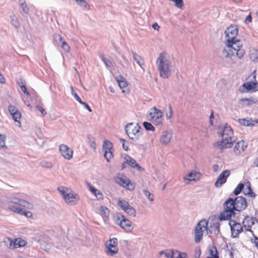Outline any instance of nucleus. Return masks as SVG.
<instances>
[{
    "mask_svg": "<svg viewBox=\"0 0 258 258\" xmlns=\"http://www.w3.org/2000/svg\"><path fill=\"white\" fill-rule=\"evenodd\" d=\"M143 126L147 131L154 132L155 130V128L150 122L145 121L143 122Z\"/></svg>",
    "mask_w": 258,
    "mask_h": 258,
    "instance_id": "obj_36",
    "label": "nucleus"
},
{
    "mask_svg": "<svg viewBox=\"0 0 258 258\" xmlns=\"http://www.w3.org/2000/svg\"><path fill=\"white\" fill-rule=\"evenodd\" d=\"M256 100L253 98H242L240 99V102H242L244 106H248L254 104Z\"/></svg>",
    "mask_w": 258,
    "mask_h": 258,
    "instance_id": "obj_30",
    "label": "nucleus"
},
{
    "mask_svg": "<svg viewBox=\"0 0 258 258\" xmlns=\"http://www.w3.org/2000/svg\"><path fill=\"white\" fill-rule=\"evenodd\" d=\"M6 198L7 199L9 202L15 204H18V203L19 202L20 199L18 197L12 196L11 195H10L9 196H7Z\"/></svg>",
    "mask_w": 258,
    "mask_h": 258,
    "instance_id": "obj_35",
    "label": "nucleus"
},
{
    "mask_svg": "<svg viewBox=\"0 0 258 258\" xmlns=\"http://www.w3.org/2000/svg\"><path fill=\"white\" fill-rule=\"evenodd\" d=\"M218 134L222 140L214 143V147L221 150L231 148L234 142V140L233 139V133L231 127L227 124H225L223 126L219 127Z\"/></svg>",
    "mask_w": 258,
    "mask_h": 258,
    "instance_id": "obj_2",
    "label": "nucleus"
},
{
    "mask_svg": "<svg viewBox=\"0 0 258 258\" xmlns=\"http://www.w3.org/2000/svg\"><path fill=\"white\" fill-rule=\"evenodd\" d=\"M178 258H187V254L185 252H181L179 251V253H178Z\"/></svg>",
    "mask_w": 258,
    "mask_h": 258,
    "instance_id": "obj_60",
    "label": "nucleus"
},
{
    "mask_svg": "<svg viewBox=\"0 0 258 258\" xmlns=\"http://www.w3.org/2000/svg\"><path fill=\"white\" fill-rule=\"evenodd\" d=\"M58 190L61 193L67 203L71 205L77 204L78 197L77 195L74 194L71 189L64 186H61L58 188Z\"/></svg>",
    "mask_w": 258,
    "mask_h": 258,
    "instance_id": "obj_6",
    "label": "nucleus"
},
{
    "mask_svg": "<svg viewBox=\"0 0 258 258\" xmlns=\"http://www.w3.org/2000/svg\"><path fill=\"white\" fill-rule=\"evenodd\" d=\"M6 136L4 134H0V149L6 148Z\"/></svg>",
    "mask_w": 258,
    "mask_h": 258,
    "instance_id": "obj_37",
    "label": "nucleus"
},
{
    "mask_svg": "<svg viewBox=\"0 0 258 258\" xmlns=\"http://www.w3.org/2000/svg\"><path fill=\"white\" fill-rule=\"evenodd\" d=\"M244 184L243 183H239L234 189L233 193L235 196L239 195L244 189Z\"/></svg>",
    "mask_w": 258,
    "mask_h": 258,
    "instance_id": "obj_38",
    "label": "nucleus"
},
{
    "mask_svg": "<svg viewBox=\"0 0 258 258\" xmlns=\"http://www.w3.org/2000/svg\"><path fill=\"white\" fill-rule=\"evenodd\" d=\"M232 236L234 238L238 237L239 233L243 231L241 225L234 220H230L229 222Z\"/></svg>",
    "mask_w": 258,
    "mask_h": 258,
    "instance_id": "obj_14",
    "label": "nucleus"
},
{
    "mask_svg": "<svg viewBox=\"0 0 258 258\" xmlns=\"http://www.w3.org/2000/svg\"><path fill=\"white\" fill-rule=\"evenodd\" d=\"M225 45H229L231 49L236 53L239 59H241L245 54V51L242 47V42L238 39H231L225 42Z\"/></svg>",
    "mask_w": 258,
    "mask_h": 258,
    "instance_id": "obj_7",
    "label": "nucleus"
},
{
    "mask_svg": "<svg viewBox=\"0 0 258 258\" xmlns=\"http://www.w3.org/2000/svg\"><path fill=\"white\" fill-rule=\"evenodd\" d=\"M175 3V6L178 8H181L183 5V0H172Z\"/></svg>",
    "mask_w": 258,
    "mask_h": 258,
    "instance_id": "obj_48",
    "label": "nucleus"
},
{
    "mask_svg": "<svg viewBox=\"0 0 258 258\" xmlns=\"http://www.w3.org/2000/svg\"><path fill=\"white\" fill-rule=\"evenodd\" d=\"M156 64L160 76L164 79L168 78L171 74L172 65L168 54L161 53L157 59Z\"/></svg>",
    "mask_w": 258,
    "mask_h": 258,
    "instance_id": "obj_3",
    "label": "nucleus"
},
{
    "mask_svg": "<svg viewBox=\"0 0 258 258\" xmlns=\"http://www.w3.org/2000/svg\"><path fill=\"white\" fill-rule=\"evenodd\" d=\"M59 151L62 157L67 160H71L73 158V151L68 146L62 144L59 146Z\"/></svg>",
    "mask_w": 258,
    "mask_h": 258,
    "instance_id": "obj_16",
    "label": "nucleus"
},
{
    "mask_svg": "<svg viewBox=\"0 0 258 258\" xmlns=\"http://www.w3.org/2000/svg\"><path fill=\"white\" fill-rule=\"evenodd\" d=\"M226 47H224L223 49V54L224 56L226 58H229L233 61L234 60L232 58V56H233L235 52L231 49V48L229 46V45H226Z\"/></svg>",
    "mask_w": 258,
    "mask_h": 258,
    "instance_id": "obj_25",
    "label": "nucleus"
},
{
    "mask_svg": "<svg viewBox=\"0 0 258 258\" xmlns=\"http://www.w3.org/2000/svg\"><path fill=\"white\" fill-rule=\"evenodd\" d=\"M71 93L72 95L75 98L76 100H77L79 103L81 102L82 100L80 98V97L78 95L76 92L75 91V90L73 86H71Z\"/></svg>",
    "mask_w": 258,
    "mask_h": 258,
    "instance_id": "obj_44",
    "label": "nucleus"
},
{
    "mask_svg": "<svg viewBox=\"0 0 258 258\" xmlns=\"http://www.w3.org/2000/svg\"><path fill=\"white\" fill-rule=\"evenodd\" d=\"M123 161L125 163L127 164L132 168H136L140 171L142 169V168L137 163L136 161L127 155H124V156L123 157Z\"/></svg>",
    "mask_w": 258,
    "mask_h": 258,
    "instance_id": "obj_23",
    "label": "nucleus"
},
{
    "mask_svg": "<svg viewBox=\"0 0 258 258\" xmlns=\"http://www.w3.org/2000/svg\"><path fill=\"white\" fill-rule=\"evenodd\" d=\"M169 111L166 113V118L167 119H170L172 117L173 112L170 105L169 106Z\"/></svg>",
    "mask_w": 258,
    "mask_h": 258,
    "instance_id": "obj_54",
    "label": "nucleus"
},
{
    "mask_svg": "<svg viewBox=\"0 0 258 258\" xmlns=\"http://www.w3.org/2000/svg\"><path fill=\"white\" fill-rule=\"evenodd\" d=\"M40 164L42 167L45 168H51L52 167V164L47 161H43L41 162Z\"/></svg>",
    "mask_w": 258,
    "mask_h": 258,
    "instance_id": "obj_45",
    "label": "nucleus"
},
{
    "mask_svg": "<svg viewBox=\"0 0 258 258\" xmlns=\"http://www.w3.org/2000/svg\"><path fill=\"white\" fill-rule=\"evenodd\" d=\"M148 119L155 125L160 124L162 122V112L155 107L150 109Z\"/></svg>",
    "mask_w": 258,
    "mask_h": 258,
    "instance_id": "obj_8",
    "label": "nucleus"
},
{
    "mask_svg": "<svg viewBox=\"0 0 258 258\" xmlns=\"http://www.w3.org/2000/svg\"><path fill=\"white\" fill-rule=\"evenodd\" d=\"M115 79L120 89H122L127 86V82L121 75L117 76Z\"/></svg>",
    "mask_w": 258,
    "mask_h": 258,
    "instance_id": "obj_28",
    "label": "nucleus"
},
{
    "mask_svg": "<svg viewBox=\"0 0 258 258\" xmlns=\"http://www.w3.org/2000/svg\"><path fill=\"white\" fill-rule=\"evenodd\" d=\"M143 192L145 196L148 199L149 201L151 202H153L154 201V195L152 194L150 191L146 189H144L143 190Z\"/></svg>",
    "mask_w": 258,
    "mask_h": 258,
    "instance_id": "obj_42",
    "label": "nucleus"
},
{
    "mask_svg": "<svg viewBox=\"0 0 258 258\" xmlns=\"http://www.w3.org/2000/svg\"><path fill=\"white\" fill-rule=\"evenodd\" d=\"M251 234L253 236V238H251V241L255 244V246L258 248V238L254 235L253 233H252Z\"/></svg>",
    "mask_w": 258,
    "mask_h": 258,
    "instance_id": "obj_52",
    "label": "nucleus"
},
{
    "mask_svg": "<svg viewBox=\"0 0 258 258\" xmlns=\"http://www.w3.org/2000/svg\"><path fill=\"white\" fill-rule=\"evenodd\" d=\"M258 91V82L247 81L240 87L239 91L242 93L255 92Z\"/></svg>",
    "mask_w": 258,
    "mask_h": 258,
    "instance_id": "obj_10",
    "label": "nucleus"
},
{
    "mask_svg": "<svg viewBox=\"0 0 258 258\" xmlns=\"http://www.w3.org/2000/svg\"><path fill=\"white\" fill-rule=\"evenodd\" d=\"M103 150L104 152V156L106 161L109 162L113 157V145L109 141L105 140L103 144Z\"/></svg>",
    "mask_w": 258,
    "mask_h": 258,
    "instance_id": "obj_11",
    "label": "nucleus"
},
{
    "mask_svg": "<svg viewBox=\"0 0 258 258\" xmlns=\"http://www.w3.org/2000/svg\"><path fill=\"white\" fill-rule=\"evenodd\" d=\"M116 182L121 186L126 187L128 189H132L130 186H132L131 180L128 178L124 175L117 176L115 179Z\"/></svg>",
    "mask_w": 258,
    "mask_h": 258,
    "instance_id": "obj_19",
    "label": "nucleus"
},
{
    "mask_svg": "<svg viewBox=\"0 0 258 258\" xmlns=\"http://www.w3.org/2000/svg\"><path fill=\"white\" fill-rule=\"evenodd\" d=\"M54 40L55 42L59 40L61 43V48L66 52H69L70 50V47L69 44L63 40L62 37L59 34H55L54 35Z\"/></svg>",
    "mask_w": 258,
    "mask_h": 258,
    "instance_id": "obj_24",
    "label": "nucleus"
},
{
    "mask_svg": "<svg viewBox=\"0 0 258 258\" xmlns=\"http://www.w3.org/2000/svg\"><path fill=\"white\" fill-rule=\"evenodd\" d=\"M210 254L213 256V258H219L218 255V252L215 247L213 249H211L210 250Z\"/></svg>",
    "mask_w": 258,
    "mask_h": 258,
    "instance_id": "obj_47",
    "label": "nucleus"
},
{
    "mask_svg": "<svg viewBox=\"0 0 258 258\" xmlns=\"http://www.w3.org/2000/svg\"><path fill=\"white\" fill-rule=\"evenodd\" d=\"M89 190L93 194L94 192H97V189L93 186L90 185L89 187Z\"/></svg>",
    "mask_w": 258,
    "mask_h": 258,
    "instance_id": "obj_64",
    "label": "nucleus"
},
{
    "mask_svg": "<svg viewBox=\"0 0 258 258\" xmlns=\"http://www.w3.org/2000/svg\"><path fill=\"white\" fill-rule=\"evenodd\" d=\"M21 215H25L26 217L28 218H30L32 217V214L31 212L29 211H25L23 209V212L21 213Z\"/></svg>",
    "mask_w": 258,
    "mask_h": 258,
    "instance_id": "obj_51",
    "label": "nucleus"
},
{
    "mask_svg": "<svg viewBox=\"0 0 258 258\" xmlns=\"http://www.w3.org/2000/svg\"><path fill=\"white\" fill-rule=\"evenodd\" d=\"M228 251H229V255L231 258H234V253L233 252L234 251V249L231 247L230 249H228Z\"/></svg>",
    "mask_w": 258,
    "mask_h": 258,
    "instance_id": "obj_61",
    "label": "nucleus"
},
{
    "mask_svg": "<svg viewBox=\"0 0 258 258\" xmlns=\"http://www.w3.org/2000/svg\"><path fill=\"white\" fill-rule=\"evenodd\" d=\"M252 21V17L251 16V14H249L245 18L244 20V22L245 24H248Z\"/></svg>",
    "mask_w": 258,
    "mask_h": 258,
    "instance_id": "obj_56",
    "label": "nucleus"
},
{
    "mask_svg": "<svg viewBox=\"0 0 258 258\" xmlns=\"http://www.w3.org/2000/svg\"><path fill=\"white\" fill-rule=\"evenodd\" d=\"M132 54L133 56V58L134 60L137 62V63L141 67L143 68V66L144 65V60L142 58L141 56L137 54L136 52L132 51Z\"/></svg>",
    "mask_w": 258,
    "mask_h": 258,
    "instance_id": "obj_29",
    "label": "nucleus"
},
{
    "mask_svg": "<svg viewBox=\"0 0 258 258\" xmlns=\"http://www.w3.org/2000/svg\"><path fill=\"white\" fill-rule=\"evenodd\" d=\"M19 4L22 8L23 12L25 14H28L29 9L25 0H19Z\"/></svg>",
    "mask_w": 258,
    "mask_h": 258,
    "instance_id": "obj_31",
    "label": "nucleus"
},
{
    "mask_svg": "<svg viewBox=\"0 0 258 258\" xmlns=\"http://www.w3.org/2000/svg\"><path fill=\"white\" fill-rule=\"evenodd\" d=\"M126 134L133 142H137L143 134V129L138 124L129 123L125 127Z\"/></svg>",
    "mask_w": 258,
    "mask_h": 258,
    "instance_id": "obj_4",
    "label": "nucleus"
},
{
    "mask_svg": "<svg viewBox=\"0 0 258 258\" xmlns=\"http://www.w3.org/2000/svg\"><path fill=\"white\" fill-rule=\"evenodd\" d=\"M97 195H96V198L99 200H101L103 199V194L102 192L100 191H98V192H97Z\"/></svg>",
    "mask_w": 258,
    "mask_h": 258,
    "instance_id": "obj_58",
    "label": "nucleus"
},
{
    "mask_svg": "<svg viewBox=\"0 0 258 258\" xmlns=\"http://www.w3.org/2000/svg\"><path fill=\"white\" fill-rule=\"evenodd\" d=\"M247 143L244 141H241L237 143L233 149V151L236 155H239L247 147Z\"/></svg>",
    "mask_w": 258,
    "mask_h": 258,
    "instance_id": "obj_22",
    "label": "nucleus"
},
{
    "mask_svg": "<svg viewBox=\"0 0 258 258\" xmlns=\"http://www.w3.org/2000/svg\"><path fill=\"white\" fill-rule=\"evenodd\" d=\"M243 193L248 197L254 198L256 196L255 193L253 192L249 182L245 184V188L243 189Z\"/></svg>",
    "mask_w": 258,
    "mask_h": 258,
    "instance_id": "obj_26",
    "label": "nucleus"
},
{
    "mask_svg": "<svg viewBox=\"0 0 258 258\" xmlns=\"http://www.w3.org/2000/svg\"><path fill=\"white\" fill-rule=\"evenodd\" d=\"M117 205L122 210L130 216L133 217L136 216V210L131 206L127 201L125 200H118L117 201Z\"/></svg>",
    "mask_w": 258,
    "mask_h": 258,
    "instance_id": "obj_12",
    "label": "nucleus"
},
{
    "mask_svg": "<svg viewBox=\"0 0 258 258\" xmlns=\"http://www.w3.org/2000/svg\"><path fill=\"white\" fill-rule=\"evenodd\" d=\"M36 107L43 115H45L46 114V112L45 109H44L41 106L37 105Z\"/></svg>",
    "mask_w": 258,
    "mask_h": 258,
    "instance_id": "obj_57",
    "label": "nucleus"
},
{
    "mask_svg": "<svg viewBox=\"0 0 258 258\" xmlns=\"http://www.w3.org/2000/svg\"><path fill=\"white\" fill-rule=\"evenodd\" d=\"M230 171L229 170H225L223 171L218 176V178L215 183L216 187H221L226 181L227 178L229 177Z\"/></svg>",
    "mask_w": 258,
    "mask_h": 258,
    "instance_id": "obj_18",
    "label": "nucleus"
},
{
    "mask_svg": "<svg viewBox=\"0 0 258 258\" xmlns=\"http://www.w3.org/2000/svg\"><path fill=\"white\" fill-rule=\"evenodd\" d=\"M80 103L82 105H83L84 107L86 109H87L89 112H92V109L90 108V107L88 105V104H87L86 103H85L82 101H81V102H80Z\"/></svg>",
    "mask_w": 258,
    "mask_h": 258,
    "instance_id": "obj_55",
    "label": "nucleus"
},
{
    "mask_svg": "<svg viewBox=\"0 0 258 258\" xmlns=\"http://www.w3.org/2000/svg\"><path fill=\"white\" fill-rule=\"evenodd\" d=\"M172 137V131L167 130L163 132L160 138V142L162 145H167L170 142Z\"/></svg>",
    "mask_w": 258,
    "mask_h": 258,
    "instance_id": "obj_20",
    "label": "nucleus"
},
{
    "mask_svg": "<svg viewBox=\"0 0 258 258\" xmlns=\"http://www.w3.org/2000/svg\"><path fill=\"white\" fill-rule=\"evenodd\" d=\"M10 241H11V238H9V237L5 238L4 240V244L7 247H8V246H9V243H10Z\"/></svg>",
    "mask_w": 258,
    "mask_h": 258,
    "instance_id": "obj_59",
    "label": "nucleus"
},
{
    "mask_svg": "<svg viewBox=\"0 0 258 258\" xmlns=\"http://www.w3.org/2000/svg\"><path fill=\"white\" fill-rule=\"evenodd\" d=\"M254 54L255 55L254 59L257 58L258 57V51L257 50H254L253 53L250 54V56L251 59L252 58V55Z\"/></svg>",
    "mask_w": 258,
    "mask_h": 258,
    "instance_id": "obj_63",
    "label": "nucleus"
},
{
    "mask_svg": "<svg viewBox=\"0 0 258 258\" xmlns=\"http://www.w3.org/2000/svg\"><path fill=\"white\" fill-rule=\"evenodd\" d=\"M220 224L218 222H216L214 224V232L215 233H218L220 232Z\"/></svg>",
    "mask_w": 258,
    "mask_h": 258,
    "instance_id": "obj_50",
    "label": "nucleus"
},
{
    "mask_svg": "<svg viewBox=\"0 0 258 258\" xmlns=\"http://www.w3.org/2000/svg\"><path fill=\"white\" fill-rule=\"evenodd\" d=\"M200 175L201 173L200 172L192 171L187 176L184 177V179L189 181L195 180L197 178H199Z\"/></svg>",
    "mask_w": 258,
    "mask_h": 258,
    "instance_id": "obj_27",
    "label": "nucleus"
},
{
    "mask_svg": "<svg viewBox=\"0 0 258 258\" xmlns=\"http://www.w3.org/2000/svg\"><path fill=\"white\" fill-rule=\"evenodd\" d=\"M102 60L103 61L104 64L107 67L110 68L112 66V63L108 59L105 58L104 55L101 56Z\"/></svg>",
    "mask_w": 258,
    "mask_h": 258,
    "instance_id": "obj_46",
    "label": "nucleus"
},
{
    "mask_svg": "<svg viewBox=\"0 0 258 258\" xmlns=\"http://www.w3.org/2000/svg\"><path fill=\"white\" fill-rule=\"evenodd\" d=\"M38 242H40L41 248L42 249L45 251H47L50 249V244L48 243L46 240L44 241H42L41 239H40L38 240Z\"/></svg>",
    "mask_w": 258,
    "mask_h": 258,
    "instance_id": "obj_33",
    "label": "nucleus"
},
{
    "mask_svg": "<svg viewBox=\"0 0 258 258\" xmlns=\"http://www.w3.org/2000/svg\"><path fill=\"white\" fill-rule=\"evenodd\" d=\"M117 220L119 222V226L127 232H131L133 229L132 222L127 219L124 216L118 214L117 216Z\"/></svg>",
    "mask_w": 258,
    "mask_h": 258,
    "instance_id": "obj_13",
    "label": "nucleus"
},
{
    "mask_svg": "<svg viewBox=\"0 0 258 258\" xmlns=\"http://www.w3.org/2000/svg\"><path fill=\"white\" fill-rule=\"evenodd\" d=\"M257 222V219L253 217L246 216L242 221L243 227L246 231H250L251 233L253 231L251 230V226Z\"/></svg>",
    "mask_w": 258,
    "mask_h": 258,
    "instance_id": "obj_17",
    "label": "nucleus"
},
{
    "mask_svg": "<svg viewBox=\"0 0 258 258\" xmlns=\"http://www.w3.org/2000/svg\"><path fill=\"white\" fill-rule=\"evenodd\" d=\"M238 32V29L235 27L231 26L228 27L225 31V33L227 38L226 40L236 39V36Z\"/></svg>",
    "mask_w": 258,
    "mask_h": 258,
    "instance_id": "obj_21",
    "label": "nucleus"
},
{
    "mask_svg": "<svg viewBox=\"0 0 258 258\" xmlns=\"http://www.w3.org/2000/svg\"><path fill=\"white\" fill-rule=\"evenodd\" d=\"M11 24L16 28H19L20 27V23L18 19L15 15L11 16Z\"/></svg>",
    "mask_w": 258,
    "mask_h": 258,
    "instance_id": "obj_39",
    "label": "nucleus"
},
{
    "mask_svg": "<svg viewBox=\"0 0 258 258\" xmlns=\"http://www.w3.org/2000/svg\"><path fill=\"white\" fill-rule=\"evenodd\" d=\"M120 141L122 143L123 149L125 151H127L128 150V147L127 142L124 139H120Z\"/></svg>",
    "mask_w": 258,
    "mask_h": 258,
    "instance_id": "obj_49",
    "label": "nucleus"
},
{
    "mask_svg": "<svg viewBox=\"0 0 258 258\" xmlns=\"http://www.w3.org/2000/svg\"><path fill=\"white\" fill-rule=\"evenodd\" d=\"M8 110L11 116L13 117V119L16 122V125L20 127L21 126V123L20 121V119L21 117V113L15 106L12 105H9Z\"/></svg>",
    "mask_w": 258,
    "mask_h": 258,
    "instance_id": "obj_15",
    "label": "nucleus"
},
{
    "mask_svg": "<svg viewBox=\"0 0 258 258\" xmlns=\"http://www.w3.org/2000/svg\"><path fill=\"white\" fill-rule=\"evenodd\" d=\"M224 210L220 214L219 219L220 221L230 219L235 217V211L241 212L247 207L246 200L243 197H237L234 199H228L224 203Z\"/></svg>",
    "mask_w": 258,
    "mask_h": 258,
    "instance_id": "obj_1",
    "label": "nucleus"
},
{
    "mask_svg": "<svg viewBox=\"0 0 258 258\" xmlns=\"http://www.w3.org/2000/svg\"><path fill=\"white\" fill-rule=\"evenodd\" d=\"M26 244L25 240H23L22 238H17L14 241V248H18L24 246Z\"/></svg>",
    "mask_w": 258,
    "mask_h": 258,
    "instance_id": "obj_32",
    "label": "nucleus"
},
{
    "mask_svg": "<svg viewBox=\"0 0 258 258\" xmlns=\"http://www.w3.org/2000/svg\"><path fill=\"white\" fill-rule=\"evenodd\" d=\"M76 1L81 7H82L85 9H89V5L87 4V3L85 0H76Z\"/></svg>",
    "mask_w": 258,
    "mask_h": 258,
    "instance_id": "obj_43",
    "label": "nucleus"
},
{
    "mask_svg": "<svg viewBox=\"0 0 258 258\" xmlns=\"http://www.w3.org/2000/svg\"><path fill=\"white\" fill-rule=\"evenodd\" d=\"M14 241L11 238V241L9 243V246H8V248H14Z\"/></svg>",
    "mask_w": 258,
    "mask_h": 258,
    "instance_id": "obj_62",
    "label": "nucleus"
},
{
    "mask_svg": "<svg viewBox=\"0 0 258 258\" xmlns=\"http://www.w3.org/2000/svg\"><path fill=\"white\" fill-rule=\"evenodd\" d=\"M19 205L21 206H23L24 207L31 209L32 208V205L25 200L20 199L19 202L18 203Z\"/></svg>",
    "mask_w": 258,
    "mask_h": 258,
    "instance_id": "obj_34",
    "label": "nucleus"
},
{
    "mask_svg": "<svg viewBox=\"0 0 258 258\" xmlns=\"http://www.w3.org/2000/svg\"><path fill=\"white\" fill-rule=\"evenodd\" d=\"M178 253H179V251L178 250H172L171 258H178Z\"/></svg>",
    "mask_w": 258,
    "mask_h": 258,
    "instance_id": "obj_53",
    "label": "nucleus"
},
{
    "mask_svg": "<svg viewBox=\"0 0 258 258\" xmlns=\"http://www.w3.org/2000/svg\"><path fill=\"white\" fill-rule=\"evenodd\" d=\"M9 209L15 213L19 214L21 215V213L23 212V209H21L16 206H9Z\"/></svg>",
    "mask_w": 258,
    "mask_h": 258,
    "instance_id": "obj_40",
    "label": "nucleus"
},
{
    "mask_svg": "<svg viewBox=\"0 0 258 258\" xmlns=\"http://www.w3.org/2000/svg\"><path fill=\"white\" fill-rule=\"evenodd\" d=\"M238 122L240 124L243 126H248L252 124V123H251V120L247 119L245 118L239 119Z\"/></svg>",
    "mask_w": 258,
    "mask_h": 258,
    "instance_id": "obj_41",
    "label": "nucleus"
},
{
    "mask_svg": "<svg viewBox=\"0 0 258 258\" xmlns=\"http://www.w3.org/2000/svg\"><path fill=\"white\" fill-rule=\"evenodd\" d=\"M117 239L116 238L110 239L107 242L105 252L107 255L113 256L118 252Z\"/></svg>",
    "mask_w": 258,
    "mask_h": 258,
    "instance_id": "obj_9",
    "label": "nucleus"
},
{
    "mask_svg": "<svg viewBox=\"0 0 258 258\" xmlns=\"http://www.w3.org/2000/svg\"><path fill=\"white\" fill-rule=\"evenodd\" d=\"M208 221L206 220H201L199 222L196 226L195 229V240L196 243H199L202 239L203 236V232L207 231V234L212 233L211 230L208 228Z\"/></svg>",
    "mask_w": 258,
    "mask_h": 258,
    "instance_id": "obj_5",
    "label": "nucleus"
}]
</instances>
